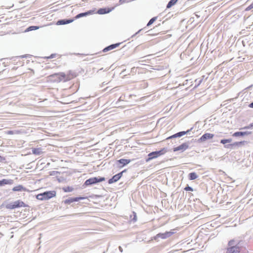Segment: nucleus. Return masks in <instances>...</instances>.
<instances>
[{"label": "nucleus", "mask_w": 253, "mask_h": 253, "mask_svg": "<svg viewBox=\"0 0 253 253\" xmlns=\"http://www.w3.org/2000/svg\"><path fill=\"white\" fill-rule=\"evenodd\" d=\"M248 251L246 248L241 246L240 242L232 239L228 243V247L226 249V253H248Z\"/></svg>", "instance_id": "1"}, {"label": "nucleus", "mask_w": 253, "mask_h": 253, "mask_svg": "<svg viewBox=\"0 0 253 253\" xmlns=\"http://www.w3.org/2000/svg\"><path fill=\"white\" fill-rule=\"evenodd\" d=\"M56 196V192L55 191H46L43 193L39 194L37 195L36 198L38 200L43 201L49 200Z\"/></svg>", "instance_id": "2"}, {"label": "nucleus", "mask_w": 253, "mask_h": 253, "mask_svg": "<svg viewBox=\"0 0 253 253\" xmlns=\"http://www.w3.org/2000/svg\"><path fill=\"white\" fill-rule=\"evenodd\" d=\"M27 207H28V206L20 200H18L14 202L10 203L5 206V208L9 210H13L16 208Z\"/></svg>", "instance_id": "3"}, {"label": "nucleus", "mask_w": 253, "mask_h": 253, "mask_svg": "<svg viewBox=\"0 0 253 253\" xmlns=\"http://www.w3.org/2000/svg\"><path fill=\"white\" fill-rule=\"evenodd\" d=\"M114 9V7H103L100 8L98 9H96L95 8H93L92 9V10H94V12L93 13V14H98L100 15L102 14H105L109 13L110 12L112 11Z\"/></svg>", "instance_id": "4"}, {"label": "nucleus", "mask_w": 253, "mask_h": 253, "mask_svg": "<svg viewBox=\"0 0 253 253\" xmlns=\"http://www.w3.org/2000/svg\"><path fill=\"white\" fill-rule=\"evenodd\" d=\"M167 152V150L165 148H163L159 151L152 152L148 154L149 158L147 161L155 159L158 157L164 155Z\"/></svg>", "instance_id": "5"}, {"label": "nucleus", "mask_w": 253, "mask_h": 253, "mask_svg": "<svg viewBox=\"0 0 253 253\" xmlns=\"http://www.w3.org/2000/svg\"><path fill=\"white\" fill-rule=\"evenodd\" d=\"M104 177H100L99 178L97 177H92L87 179L84 184L85 186H88L91 184H95L98 182H100L105 180Z\"/></svg>", "instance_id": "6"}, {"label": "nucleus", "mask_w": 253, "mask_h": 253, "mask_svg": "<svg viewBox=\"0 0 253 253\" xmlns=\"http://www.w3.org/2000/svg\"><path fill=\"white\" fill-rule=\"evenodd\" d=\"M125 171H126V170H124L122 171V172L114 175L112 178L108 180V183L109 184H112L113 183L117 182L118 180H119L121 178V177L123 175V173Z\"/></svg>", "instance_id": "7"}, {"label": "nucleus", "mask_w": 253, "mask_h": 253, "mask_svg": "<svg viewBox=\"0 0 253 253\" xmlns=\"http://www.w3.org/2000/svg\"><path fill=\"white\" fill-rule=\"evenodd\" d=\"M214 134L210 133H206L203 134L198 140L199 142H204L208 139H211L213 138Z\"/></svg>", "instance_id": "8"}, {"label": "nucleus", "mask_w": 253, "mask_h": 253, "mask_svg": "<svg viewBox=\"0 0 253 253\" xmlns=\"http://www.w3.org/2000/svg\"><path fill=\"white\" fill-rule=\"evenodd\" d=\"M188 148H189L188 144L187 143H184L174 148L173 151L176 152V151H180L181 152H183V151H185L186 150H187Z\"/></svg>", "instance_id": "9"}, {"label": "nucleus", "mask_w": 253, "mask_h": 253, "mask_svg": "<svg viewBox=\"0 0 253 253\" xmlns=\"http://www.w3.org/2000/svg\"><path fill=\"white\" fill-rule=\"evenodd\" d=\"M174 233L172 231H168L164 233H159L157 234V236L162 239H166L170 236H171Z\"/></svg>", "instance_id": "10"}, {"label": "nucleus", "mask_w": 253, "mask_h": 253, "mask_svg": "<svg viewBox=\"0 0 253 253\" xmlns=\"http://www.w3.org/2000/svg\"><path fill=\"white\" fill-rule=\"evenodd\" d=\"M84 199H85V198L83 197H76V198H70L69 199H66L64 201V203H65L66 204H71L73 202H78L79 200H83Z\"/></svg>", "instance_id": "11"}, {"label": "nucleus", "mask_w": 253, "mask_h": 253, "mask_svg": "<svg viewBox=\"0 0 253 253\" xmlns=\"http://www.w3.org/2000/svg\"><path fill=\"white\" fill-rule=\"evenodd\" d=\"M191 130V129H189V130H188L186 131H180V132H179L177 133H175L170 136H169V137H168L167 139H171V138H175V137H181L184 135H185V134L187 133L188 132H189Z\"/></svg>", "instance_id": "12"}, {"label": "nucleus", "mask_w": 253, "mask_h": 253, "mask_svg": "<svg viewBox=\"0 0 253 253\" xmlns=\"http://www.w3.org/2000/svg\"><path fill=\"white\" fill-rule=\"evenodd\" d=\"M12 191L14 192L19 191H28L29 190L22 185H18L12 188Z\"/></svg>", "instance_id": "13"}, {"label": "nucleus", "mask_w": 253, "mask_h": 253, "mask_svg": "<svg viewBox=\"0 0 253 253\" xmlns=\"http://www.w3.org/2000/svg\"><path fill=\"white\" fill-rule=\"evenodd\" d=\"M13 180L12 179H2L0 180V187L4 185H11L13 183Z\"/></svg>", "instance_id": "14"}, {"label": "nucleus", "mask_w": 253, "mask_h": 253, "mask_svg": "<svg viewBox=\"0 0 253 253\" xmlns=\"http://www.w3.org/2000/svg\"><path fill=\"white\" fill-rule=\"evenodd\" d=\"M120 44V43H116V44H112V45H110L106 47H105L103 50V52H107V51H108L109 50H112L116 47H118L119 45Z\"/></svg>", "instance_id": "15"}, {"label": "nucleus", "mask_w": 253, "mask_h": 253, "mask_svg": "<svg viewBox=\"0 0 253 253\" xmlns=\"http://www.w3.org/2000/svg\"><path fill=\"white\" fill-rule=\"evenodd\" d=\"M42 148H32V153L35 155H40L42 153Z\"/></svg>", "instance_id": "16"}, {"label": "nucleus", "mask_w": 253, "mask_h": 253, "mask_svg": "<svg viewBox=\"0 0 253 253\" xmlns=\"http://www.w3.org/2000/svg\"><path fill=\"white\" fill-rule=\"evenodd\" d=\"M118 162L122 165L121 167H123L130 162V160L128 159H121L118 161Z\"/></svg>", "instance_id": "17"}, {"label": "nucleus", "mask_w": 253, "mask_h": 253, "mask_svg": "<svg viewBox=\"0 0 253 253\" xmlns=\"http://www.w3.org/2000/svg\"><path fill=\"white\" fill-rule=\"evenodd\" d=\"M94 12V10H92V9H90L86 12L79 13L77 14L76 16H87L88 15H93Z\"/></svg>", "instance_id": "18"}, {"label": "nucleus", "mask_w": 253, "mask_h": 253, "mask_svg": "<svg viewBox=\"0 0 253 253\" xmlns=\"http://www.w3.org/2000/svg\"><path fill=\"white\" fill-rule=\"evenodd\" d=\"M249 134H251V132H247V131H245V132L238 131V132H236L234 133H233L232 135L233 136L237 137V136H244V135H248Z\"/></svg>", "instance_id": "19"}, {"label": "nucleus", "mask_w": 253, "mask_h": 253, "mask_svg": "<svg viewBox=\"0 0 253 253\" xmlns=\"http://www.w3.org/2000/svg\"><path fill=\"white\" fill-rule=\"evenodd\" d=\"M39 28H40L39 26H29L28 27H27L25 29V32H28L32 31H33V30H38Z\"/></svg>", "instance_id": "20"}, {"label": "nucleus", "mask_w": 253, "mask_h": 253, "mask_svg": "<svg viewBox=\"0 0 253 253\" xmlns=\"http://www.w3.org/2000/svg\"><path fill=\"white\" fill-rule=\"evenodd\" d=\"M178 0H170L167 5V8H169L175 4L177 2Z\"/></svg>", "instance_id": "21"}, {"label": "nucleus", "mask_w": 253, "mask_h": 253, "mask_svg": "<svg viewBox=\"0 0 253 253\" xmlns=\"http://www.w3.org/2000/svg\"><path fill=\"white\" fill-rule=\"evenodd\" d=\"M198 176L195 172H191L189 174V178L190 180H194Z\"/></svg>", "instance_id": "22"}, {"label": "nucleus", "mask_w": 253, "mask_h": 253, "mask_svg": "<svg viewBox=\"0 0 253 253\" xmlns=\"http://www.w3.org/2000/svg\"><path fill=\"white\" fill-rule=\"evenodd\" d=\"M245 143H246V141H240V142H234V143L230 144V146H239V145H243Z\"/></svg>", "instance_id": "23"}, {"label": "nucleus", "mask_w": 253, "mask_h": 253, "mask_svg": "<svg viewBox=\"0 0 253 253\" xmlns=\"http://www.w3.org/2000/svg\"><path fill=\"white\" fill-rule=\"evenodd\" d=\"M231 140H232L231 139H222L220 141V143L223 144H225L227 143H229L231 142Z\"/></svg>", "instance_id": "24"}, {"label": "nucleus", "mask_w": 253, "mask_h": 253, "mask_svg": "<svg viewBox=\"0 0 253 253\" xmlns=\"http://www.w3.org/2000/svg\"><path fill=\"white\" fill-rule=\"evenodd\" d=\"M156 20V17L152 18L148 23L147 26H149V25H151Z\"/></svg>", "instance_id": "25"}, {"label": "nucleus", "mask_w": 253, "mask_h": 253, "mask_svg": "<svg viewBox=\"0 0 253 253\" xmlns=\"http://www.w3.org/2000/svg\"><path fill=\"white\" fill-rule=\"evenodd\" d=\"M56 55V54L53 53V54H51L50 56H47V57H44V58H46V59H52V58L55 57Z\"/></svg>", "instance_id": "26"}, {"label": "nucleus", "mask_w": 253, "mask_h": 253, "mask_svg": "<svg viewBox=\"0 0 253 253\" xmlns=\"http://www.w3.org/2000/svg\"><path fill=\"white\" fill-rule=\"evenodd\" d=\"M57 25H63V19L59 20L56 24Z\"/></svg>", "instance_id": "27"}, {"label": "nucleus", "mask_w": 253, "mask_h": 253, "mask_svg": "<svg viewBox=\"0 0 253 253\" xmlns=\"http://www.w3.org/2000/svg\"><path fill=\"white\" fill-rule=\"evenodd\" d=\"M253 8V2L246 8V10L248 11Z\"/></svg>", "instance_id": "28"}, {"label": "nucleus", "mask_w": 253, "mask_h": 253, "mask_svg": "<svg viewBox=\"0 0 253 253\" xmlns=\"http://www.w3.org/2000/svg\"><path fill=\"white\" fill-rule=\"evenodd\" d=\"M6 162L5 157L0 156V163H4Z\"/></svg>", "instance_id": "29"}, {"label": "nucleus", "mask_w": 253, "mask_h": 253, "mask_svg": "<svg viewBox=\"0 0 253 253\" xmlns=\"http://www.w3.org/2000/svg\"><path fill=\"white\" fill-rule=\"evenodd\" d=\"M184 190L186 191H192L193 189L190 186H187L184 188Z\"/></svg>", "instance_id": "30"}, {"label": "nucleus", "mask_w": 253, "mask_h": 253, "mask_svg": "<svg viewBox=\"0 0 253 253\" xmlns=\"http://www.w3.org/2000/svg\"><path fill=\"white\" fill-rule=\"evenodd\" d=\"M73 189L72 188L67 187L66 188L64 189V192H70L72 191Z\"/></svg>", "instance_id": "31"}, {"label": "nucleus", "mask_w": 253, "mask_h": 253, "mask_svg": "<svg viewBox=\"0 0 253 253\" xmlns=\"http://www.w3.org/2000/svg\"><path fill=\"white\" fill-rule=\"evenodd\" d=\"M62 4H59V5H57L55 6H53L51 8H52L53 9L52 10V11H56V10H57L59 9L58 8H56V7H58L59 5H61Z\"/></svg>", "instance_id": "32"}, {"label": "nucleus", "mask_w": 253, "mask_h": 253, "mask_svg": "<svg viewBox=\"0 0 253 253\" xmlns=\"http://www.w3.org/2000/svg\"><path fill=\"white\" fill-rule=\"evenodd\" d=\"M55 173H57V171H52L50 172V175H53L55 174Z\"/></svg>", "instance_id": "33"}, {"label": "nucleus", "mask_w": 253, "mask_h": 253, "mask_svg": "<svg viewBox=\"0 0 253 253\" xmlns=\"http://www.w3.org/2000/svg\"><path fill=\"white\" fill-rule=\"evenodd\" d=\"M30 55L29 54H25V55H23L22 56H21V58H27L28 56H29Z\"/></svg>", "instance_id": "34"}, {"label": "nucleus", "mask_w": 253, "mask_h": 253, "mask_svg": "<svg viewBox=\"0 0 253 253\" xmlns=\"http://www.w3.org/2000/svg\"><path fill=\"white\" fill-rule=\"evenodd\" d=\"M72 21H73V20H71V21H69V20L65 21V20H64V24H68L70 22H72Z\"/></svg>", "instance_id": "35"}, {"label": "nucleus", "mask_w": 253, "mask_h": 253, "mask_svg": "<svg viewBox=\"0 0 253 253\" xmlns=\"http://www.w3.org/2000/svg\"><path fill=\"white\" fill-rule=\"evenodd\" d=\"M7 134H13L14 133H13V131L12 130H8L7 132Z\"/></svg>", "instance_id": "36"}, {"label": "nucleus", "mask_w": 253, "mask_h": 253, "mask_svg": "<svg viewBox=\"0 0 253 253\" xmlns=\"http://www.w3.org/2000/svg\"><path fill=\"white\" fill-rule=\"evenodd\" d=\"M250 108H253V102L249 105Z\"/></svg>", "instance_id": "37"}, {"label": "nucleus", "mask_w": 253, "mask_h": 253, "mask_svg": "<svg viewBox=\"0 0 253 253\" xmlns=\"http://www.w3.org/2000/svg\"><path fill=\"white\" fill-rule=\"evenodd\" d=\"M63 180V178L62 177H61L60 178L58 179V181L59 182H61V181H62Z\"/></svg>", "instance_id": "38"}, {"label": "nucleus", "mask_w": 253, "mask_h": 253, "mask_svg": "<svg viewBox=\"0 0 253 253\" xmlns=\"http://www.w3.org/2000/svg\"><path fill=\"white\" fill-rule=\"evenodd\" d=\"M126 0H120V2L121 3H123V2H124Z\"/></svg>", "instance_id": "39"}, {"label": "nucleus", "mask_w": 253, "mask_h": 253, "mask_svg": "<svg viewBox=\"0 0 253 253\" xmlns=\"http://www.w3.org/2000/svg\"><path fill=\"white\" fill-rule=\"evenodd\" d=\"M60 76L61 77L63 78V73H61Z\"/></svg>", "instance_id": "40"}, {"label": "nucleus", "mask_w": 253, "mask_h": 253, "mask_svg": "<svg viewBox=\"0 0 253 253\" xmlns=\"http://www.w3.org/2000/svg\"><path fill=\"white\" fill-rule=\"evenodd\" d=\"M149 35H150V36H154V35H156V34H149Z\"/></svg>", "instance_id": "41"}, {"label": "nucleus", "mask_w": 253, "mask_h": 253, "mask_svg": "<svg viewBox=\"0 0 253 253\" xmlns=\"http://www.w3.org/2000/svg\"><path fill=\"white\" fill-rule=\"evenodd\" d=\"M245 128H249L250 127H249V126H246V127H245Z\"/></svg>", "instance_id": "42"}]
</instances>
